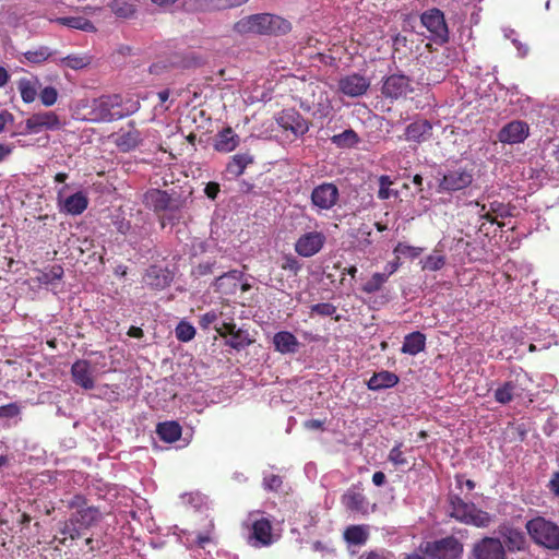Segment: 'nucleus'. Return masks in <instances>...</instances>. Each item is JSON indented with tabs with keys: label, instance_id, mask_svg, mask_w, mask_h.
Returning a JSON list of instances; mask_svg holds the SVG:
<instances>
[{
	"label": "nucleus",
	"instance_id": "nucleus-1",
	"mask_svg": "<svg viewBox=\"0 0 559 559\" xmlns=\"http://www.w3.org/2000/svg\"><path fill=\"white\" fill-rule=\"evenodd\" d=\"M67 506L74 511L59 528V533L62 536L60 543L63 545H66L68 538L71 540L81 538L85 531L95 526L102 520L99 509L88 506L86 499L81 495L73 496Z\"/></svg>",
	"mask_w": 559,
	"mask_h": 559
},
{
	"label": "nucleus",
	"instance_id": "nucleus-2",
	"mask_svg": "<svg viewBox=\"0 0 559 559\" xmlns=\"http://www.w3.org/2000/svg\"><path fill=\"white\" fill-rule=\"evenodd\" d=\"M290 28L287 20L269 13L246 16L234 25V31L239 34L283 35Z\"/></svg>",
	"mask_w": 559,
	"mask_h": 559
},
{
	"label": "nucleus",
	"instance_id": "nucleus-3",
	"mask_svg": "<svg viewBox=\"0 0 559 559\" xmlns=\"http://www.w3.org/2000/svg\"><path fill=\"white\" fill-rule=\"evenodd\" d=\"M449 502L451 516L461 523L486 528L495 521L492 514L477 508L473 502H465L460 496H450Z\"/></svg>",
	"mask_w": 559,
	"mask_h": 559
},
{
	"label": "nucleus",
	"instance_id": "nucleus-4",
	"mask_svg": "<svg viewBox=\"0 0 559 559\" xmlns=\"http://www.w3.org/2000/svg\"><path fill=\"white\" fill-rule=\"evenodd\" d=\"M525 530L534 544L549 550H559V525L544 516L528 520Z\"/></svg>",
	"mask_w": 559,
	"mask_h": 559
},
{
	"label": "nucleus",
	"instance_id": "nucleus-5",
	"mask_svg": "<svg viewBox=\"0 0 559 559\" xmlns=\"http://www.w3.org/2000/svg\"><path fill=\"white\" fill-rule=\"evenodd\" d=\"M123 116L122 98L120 95H104L92 103L90 111L91 121H112L121 119Z\"/></svg>",
	"mask_w": 559,
	"mask_h": 559
},
{
	"label": "nucleus",
	"instance_id": "nucleus-6",
	"mask_svg": "<svg viewBox=\"0 0 559 559\" xmlns=\"http://www.w3.org/2000/svg\"><path fill=\"white\" fill-rule=\"evenodd\" d=\"M420 23L428 31V38L439 45L449 41V27L444 13L438 8H431L420 14Z\"/></svg>",
	"mask_w": 559,
	"mask_h": 559
},
{
	"label": "nucleus",
	"instance_id": "nucleus-7",
	"mask_svg": "<svg viewBox=\"0 0 559 559\" xmlns=\"http://www.w3.org/2000/svg\"><path fill=\"white\" fill-rule=\"evenodd\" d=\"M421 550L429 559H461L463 544L454 536L427 542Z\"/></svg>",
	"mask_w": 559,
	"mask_h": 559
},
{
	"label": "nucleus",
	"instance_id": "nucleus-8",
	"mask_svg": "<svg viewBox=\"0 0 559 559\" xmlns=\"http://www.w3.org/2000/svg\"><path fill=\"white\" fill-rule=\"evenodd\" d=\"M473 559H507L506 548L498 537L485 536L471 550Z\"/></svg>",
	"mask_w": 559,
	"mask_h": 559
},
{
	"label": "nucleus",
	"instance_id": "nucleus-9",
	"mask_svg": "<svg viewBox=\"0 0 559 559\" xmlns=\"http://www.w3.org/2000/svg\"><path fill=\"white\" fill-rule=\"evenodd\" d=\"M338 199V188L332 182L314 187L310 195L311 204L320 211H330L337 204Z\"/></svg>",
	"mask_w": 559,
	"mask_h": 559
},
{
	"label": "nucleus",
	"instance_id": "nucleus-10",
	"mask_svg": "<svg viewBox=\"0 0 559 559\" xmlns=\"http://www.w3.org/2000/svg\"><path fill=\"white\" fill-rule=\"evenodd\" d=\"M326 242L322 231L312 230L299 236L295 242V252L302 258H311L319 253Z\"/></svg>",
	"mask_w": 559,
	"mask_h": 559
},
{
	"label": "nucleus",
	"instance_id": "nucleus-11",
	"mask_svg": "<svg viewBox=\"0 0 559 559\" xmlns=\"http://www.w3.org/2000/svg\"><path fill=\"white\" fill-rule=\"evenodd\" d=\"M498 533L503 538L506 552L511 554L525 551L527 548V539L523 531L514 527L508 522H503L498 526Z\"/></svg>",
	"mask_w": 559,
	"mask_h": 559
},
{
	"label": "nucleus",
	"instance_id": "nucleus-12",
	"mask_svg": "<svg viewBox=\"0 0 559 559\" xmlns=\"http://www.w3.org/2000/svg\"><path fill=\"white\" fill-rule=\"evenodd\" d=\"M276 122L285 131H290L295 136H301L309 130V122L294 108L282 110Z\"/></svg>",
	"mask_w": 559,
	"mask_h": 559
},
{
	"label": "nucleus",
	"instance_id": "nucleus-13",
	"mask_svg": "<svg viewBox=\"0 0 559 559\" xmlns=\"http://www.w3.org/2000/svg\"><path fill=\"white\" fill-rule=\"evenodd\" d=\"M61 126L59 116L53 111L33 114L25 121L26 132L31 134H36L44 130H59Z\"/></svg>",
	"mask_w": 559,
	"mask_h": 559
},
{
	"label": "nucleus",
	"instance_id": "nucleus-14",
	"mask_svg": "<svg viewBox=\"0 0 559 559\" xmlns=\"http://www.w3.org/2000/svg\"><path fill=\"white\" fill-rule=\"evenodd\" d=\"M473 181L472 169L456 168L449 170L440 180L439 188L442 191L455 192L467 188Z\"/></svg>",
	"mask_w": 559,
	"mask_h": 559
},
{
	"label": "nucleus",
	"instance_id": "nucleus-15",
	"mask_svg": "<svg viewBox=\"0 0 559 559\" xmlns=\"http://www.w3.org/2000/svg\"><path fill=\"white\" fill-rule=\"evenodd\" d=\"M412 81L404 74H392L383 80L381 93L385 98L397 99L412 92Z\"/></svg>",
	"mask_w": 559,
	"mask_h": 559
},
{
	"label": "nucleus",
	"instance_id": "nucleus-16",
	"mask_svg": "<svg viewBox=\"0 0 559 559\" xmlns=\"http://www.w3.org/2000/svg\"><path fill=\"white\" fill-rule=\"evenodd\" d=\"M338 91L348 97H359L367 93L370 87V80L359 73H352L342 76L337 83Z\"/></svg>",
	"mask_w": 559,
	"mask_h": 559
},
{
	"label": "nucleus",
	"instance_id": "nucleus-17",
	"mask_svg": "<svg viewBox=\"0 0 559 559\" xmlns=\"http://www.w3.org/2000/svg\"><path fill=\"white\" fill-rule=\"evenodd\" d=\"M201 64V60L193 53H174L169 61H158L150 67V73L160 74L168 68L190 69Z\"/></svg>",
	"mask_w": 559,
	"mask_h": 559
},
{
	"label": "nucleus",
	"instance_id": "nucleus-18",
	"mask_svg": "<svg viewBox=\"0 0 559 559\" xmlns=\"http://www.w3.org/2000/svg\"><path fill=\"white\" fill-rule=\"evenodd\" d=\"M530 134V127L525 121L513 120L503 126L498 132L501 143L519 144L524 142Z\"/></svg>",
	"mask_w": 559,
	"mask_h": 559
},
{
	"label": "nucleus",
	"instance_id": "nucleus-19",
	"mask_svg": "<svg viewBox=\"0 0 559 559\" xmlns=\"http://www.w3.org/2000/svg\"><path fill=\"white\" fill-rule=\"evenodd\" d=\"M94 372L91 361L86 359H78L71 367L72 381L84 390L95 388Z\"/></svg>",
	"mask_w": 559,
	"mask_h": 559
},
{
	"label": "nucleus",
	"instance_id": "nucleus-20",
	"mask_svg": "<svg viewBox=\"0 0 559 559\" xmlns=\"http://www.w3.org/2000/svg\"><path fill=\"white\" fill-rule=\"evenodd\" d=\"M433 127L426 119H417L409 123L404 132L405 140L408 142L424 143L432 138Z\"/></svg>",
	"mask_w": 559,
	"mask_h": 559
},
{
	"label": "nucleus",
	"instance_id": "nucleus-21",
	"mask_svg": "<svg viewBox=\"0 0 559 559\" xmlns=\"http://www.w3.org/2000/svg\"><path fill=\"white\" fill-rule=\"evenodd\" d=\"M171 201L169 193L160 189H150L143 195L145 206L156 213L173 210Z\"/></svg>",
	"mask_w": 559,
	"mask_h": 559
},
{
	"label": "nucleus",
	"instance_id": "nucleus-22",
	"mask_svg": "<svg viewBox=\"0 0 559 559\" xmlns=\"http://www.w3.org/2000/svg\"><path fill=\"white\" fill-rule=\"evenodd\" d=\"M242 275V272L238 270H231L229 272L222 274L215 280V292L223 295L236 294L240 286Z\"/></svg>",
	"mask_w": 559,
	"mask_h": 559
},
{
	"label": "nucleus",
	"instance_id": "nucleus-23",
	"mask_svg": "<svg viewBox=\"0 0 559 559\" xmlns=\"http://www.w3.org/2000/svg\"><path fill=\"white\" fill-rule=\"evenodd\" d=\"M61 195V192H59ZM60 211L71 215H80L82 214L88 205V200L83 192H76L67 199L60 202V197H58Z\"/></svg>",
	"mask_w": 559,
	"mask_h": 559
},
{
	"label": "nucleus",
	"instance_id": "nucleus-24",
	"mask_svg": "<svg viewBox=\"0 0 559 559\" xmlns=\"http://www.w3.org/2000/svg\"><path fill=\"white\" fill-rule=\"evenodd\" d=\"M251 538L261 546H269L272 543V524L265 519H257L251 524Z\"/></svg>",
	"mask_w": 559,
	"mask_h": 559
},
{
	"label": "nucleus",
	"instance_id": "nucleus-25",
	"mask_svg": "<svg viewBox=\"0 0 559 559\" xmlns=\"http://www.w3.org/2000/svg\"><path fill=\"white\" fill-rule=\"evenodd\" d=\"M273 345L281 354H294L299 347V342L292 332L281 331L273 336Z\"/></svg>",
	"mask_w": 559,
	"mask_h": 559
},
{
	"label": "nucleus",
	"instance_id": "nucleus-26",
	"mask_svg": "<svg viewBox=\"0 0 559 559\" xmlns=\"http://www.w3.org/2000/svg\"><path fill=\"white\" fill-rule=\"evenodd\" d=\"M399 377L394 372L382 370L373 373V376L368 380L367 386L371 391H380L393 388L399 383Z\"/></svg>",
	"mask_w": 559,
	"mask_h": 559
},
{
	"label": "nucleus",
	"instance_id": "nucleus-27",
	"mask_svg": "<svg viewBox=\"0 0 559 559\" xmlns=\"http://www.w3.org/2000/svg\"><path fill=\"white\" fill-rule=\"evenodd\" d=\"M239 145V136L231 128H225L216 135L214 148L217 152L229 153Z\"/></svg>",
	"mask_w": 559,
	"mask_h": 559
},
{
	"label": "nucleus",
	"instance_id": "nucleus-28",
	"mask_svg": "<svg viewBox=\"0 0 559 559\" xmlns=\"http://www.w3.org/2000/svg\"><path fill=\"white\" fill-rule=\"evenodd\" d=\"M426 347V335L419 331L412 332L404 337L401 348L403 354L416 356Z\"/></svg>",
	"mask_w": 559,
	"mask_h": 559
},
{
	"label": "nucleus",
	"instance_id": "nucleus-29",
	"mask_svg": "<svg viewBox=\"0 0 559 559\" xmlns=\"http://www.w3.org/2000/svg\"><path fill=\"white\" fill-rule=\"evenodd\" d=\"M251 163H253V157L250 154H236L230 158V160L226 165L225 173L229 175L230 178H238L245 173V169Z\"/></svg>",
	"mask_w": 559,
	"mask_h": 559
},
{
	"label": "nucleus",
	"instance_id": "nucleus-30",
	"mask_svg": "<svg viewBox=\"0 0 559 559\" xmlns=\"http://www.w3.org/2000/svg\"><path fill=\"white\" fill-rule=\"evenodd\" d=\"M40 86L39 79L34 76L33 79L21 78L17 81V90L21 94V98L25 104L33 103L37 97V90Z\"/></svg>",
	"mask_w": 559,
	"mask_h": 559
},
{
	"label": "nucleus",
	"instance_id": "nucleus-31",
	"mask_svg": "<svg viewBox=\"0 0 559 559\" xmlns=\"http://www.w3.org/2000/svg\"><path fill=\"white\" fill-rule=\"evenodd\" d=\"M156 433L160 440L173 443L180 439L182 429L177 421H165L157 425Z\"/></svg>",
	"mask_w": 559,
	"mask_h": 559
},
{
	"label": "nucleus",
	"instance_id": "nucleus-32",
	"mask_svg": "<svg viewBox=\"0 0 559 559\" xmlns=\"http://www.w3.org/2000/svg\"><path fill=\"white\" fill-rule=\"evenodd\" d=\"M53 22L73 29H80L90 33L96 32V27L93 22L84 16L57 17L53 20Z\"/></svg>",
	"mask_w": 559,
	"mask_h": 559
},
{
	"label": "nucleus",
	"instance_id": "nucleus-33",
	"mask_svg": "<svg viewBox=\"0 0 559 559\" xmlns=\"http://www.w3.org/2000/svg\"><path fill=\"white\" fill-rule=\"evenodd\" d=\"M115 142L120 151L129 152L141 143V133L133 128L127 132L119 133Z\"/></svg>",
	"mask_w": 559,
	"mask_h": 559
},
{
	"label": "nucleus",
	"instance_id": "nucleus-34",
	"mask_svg": "<svg viewBox=\"0 0 559 559\" xmlns=\"http://www.w3.org/2000/svg\"><path fill=\"white\" fill-rule=\"evenodd\" d=\"M518 393V384L514 381H506L495 390L493 396L500 404L510 403Z\"/></svg>",
	"mask_w": 559,
	"mask_h": 559
},
{
	"label": "nucleus",
	"instance_id": "nucleus-35",
	"mask_svg": "<svg viewBox=\"0 0 559 559\" xmlns=\"http://www.w3.org/2000/svg\"><path fill=\"white\" fill-rule=\"evenodd\" d=\"M342 503L350 511H361L365 509L366 498L361 492L350 488L343 495Z\"/></svg>",
	"mask_w": 559,
	"mask_h": 559
},
{
	"label": "nucleus",
	"instance_id": "nucleus-36",
	"mask_svg": "<svg viewBox=\"0 0 559 559\" xmlns=\"http://www.w3.org/2000/svg\"><path fill=\"white\" fill-rule=\"evenodd\" d=\"M230 340L226 341V345L240 350L249 346L253 341L249 337V333L242 329H235L230 334Z\"/></svg>",
	"mask_w": 559,
	"mask_h": 559
},
{
	"label": "nucleus",
	"instance_id": "nucleus-37",
	"mask_svg": "<svg viewBox=\"0 0 559 559\" xmlns=\"http://www.w3.org/2000/svg\"><path fill=\"white\" fill-rule=\"evenodd\" d=\"M145 282L153 288H164L168 285L167 275L157 266H151L145 274Z\"/></svg>",
	"mask_w": 559,
	"mask_h": 559
},
{
	"label": "nucleus",
	"instance_id": "nucleus-38",
	"mask_svg": "<svg viewBox=\"0 0 559 559\" xmlns=\"http://www.w3.org/2000/svg\"><path fill=\"white\" fill-rule=\"evenodd\" d=\"M331 141L338 147H353L359 142V136L353 129H347L342 133L334 134Z\"/></svg>",
	"mask_w": 559,
	"mask_h": 559
},
{
	"label": "nucleus",
	"instance_id": "nucleus-39",
	"mask_svg": "<svg viewBox=\"0 0 559 559\" xmlns=\"http://www.w3.org/2000/svg\"><path fill=\"white\" fill-rule=\"evenodd\" d=\"M344 537L350 544L361 545V544L366 543V540L368 538V534L362 526L352 525L346 528V531L344 533Z\"/></svg>",
	"mask_w": 559,
	"mask_h": 559
},
{
	"label": "nucleus",
	"instance_id": "nucleus-40",
	"mask_svg": "<svg viewBox=\"0 0 559 559\" xmlns=\"http://www.w3.org/2000/svg\"><path fill=\"white\" fill-rule=\"evenodd\" d=\"M60 63L70 69L80 70L91 63V57L87 55H69L61 58Z\"/></svg>",
	"mask_w": 559,
	"mask_h": 559
},
{
	"label": "nucleus",
	"instance_id": "nucleus-41",
	"mask_svg": "<svg viewBox=\"0 0 559 559\" xmlns=\"http://www.w3.org/2000/svg\"><path fill=\"white\" fill-rule=\"evenodd\" d=\"M52 56V51L47 46H40L33 50L24 52V58L31 63H41Z\"/></svg>",
	"mask_w": 559,
	"mask_h": 559
},
{
	"label": "nucleus",
	"instance_id": "nucleus-42",
	"mask_svg": "<svg viewBox=\"0 0 559 559\" xmlns=\"http://www.w3.org/2000/svg\"><path fill=\"white\" fill-rule=\"evenodd\" d=\"M388 281V275L384 273H374L371 278L362 286V290L367 294H373L381 289L383 284Z\"/></svg>",
	"mask_w": 559,
	"mask_h": 559
},
{
	"label": "nucleus",
	"instance_id": "nucleus-43",
	"mask_svg": "<svg viewBox=\"0 0 559 559\" xmlns=\"http://www.w3.org/2000/svg\"><path fill=\"white\" fill-rule=\"evenodd\" d=\"M176 337L180 342H189L195 336V329L192 324L186 321H180L176 326Z\"/></svg>",
	"mask_w": 559,
	"mask_h": 559
},
{
	"label": "nucleus",
	"instance_id": "nucleus-44",
	"mask_svg": "<svg viewBox=\"0 0 559 559\" xmlns=\"http://www.w3.org/2000/svg\"><path fill=\"white\" fill-rule=\"evenodd\" d=\"M63 274V267L59 264H55L49 269V271L44 272L38 280L43 284H52L56 281H60Z\"/></svg>",
	"mask_w": 559,
	"mask_h": 559
},
{
	"label": "nucleus",
	"instance_id": "nucleus-45",
	"mask_svg": "<svg viewBox=\"0 0 559 559\" xmlns=\"http://www.w3.org/2000/svg\"><path fill=\"white\" fill-rule=\"evenodd\" d=\"M445 264V257L443 254L433 253L428 255L423 262V270L438 271Z\"/></svg>",
	"mask_w": 559,
	"mask_h": 559
},
{
	"label": "nucleus",
	"instance_id": "nucleus-46",
	"mask_svg": "<svg viewBox=\"0 0 559 559\" xmlns=\"http://www.w3.org/2000/svg\"><path fill=\"white\" fill-rule=\"evenodd\" d=\"M112 12L122 19H131L135 15L136 9L133 4L128 2H116L112 5Z\"/></svg>",
	"mask_w": 559,
	"mask_h": 559
},
{
	"label": "nucleus",
	"instance_id": "nucleus-47",
	"mask_svg": "<svg viewBox=\"0 0 559 559\" xmlns=\"http://www.w3.org/2000/svg\"><path fill=\"white\" fill-rule=\"evenodd\" d=\"M206 4L212 10H226L239 7L249 0H205Z\"/></svg>",
	"mask_w": 559,
	"mask_h": 559
},
{
	"label": "nucleus",
	"instance_id": "nucleus-48",
	"mask_svg": "<svg viewBox=\"0 0 559 559\" xmlns=\"http://www.w3.org/2000/svg\"><path fill=\"white\" fill-rule=\"evenodd\" d=\"M423 251L424 249L420 247H414L402 242H399L397 246L394 248V253L402 254L412 260L418 258Z\"/></svg>",
	"mask_w": 559,
	"mask_h": 559
},
{
	"label": "nucleus",
	"instance_id": "nucleus-49",
	"mask_svg": "<svg viewBox=\"0 0 559 559\" xmlns=\"http://www.w3.org/2000/svg\"><path fill=\"white\" fill-rule=\"evenodd\" d=\"M403 443L397 442L389 453V461L395 466H403L407 464V460L402 451Z\"/></svg>",
	"mask_w": 559,
	"mask_h": 559
},
{
	"label": "nucleus",
	"instance_id": "nucleus-50",
	"mask_svg": "<svg viewBox=\"0 0 559 559\" xmlns=\"http://www.w3.org/2000/svg\"><path fill=\"white\" fill-rule=\"evenodd\" d=\"M311 314L316 313L321 317H333L336 313L337 308L330 302H320L312 305Z\"/></svg>",
	"mask_w": 559,
	"mask_h": 559
},
{
	"label": "nucleus",
	"instance_id": "nucleus-51",
	"mask_svg": "<svg viewBox=\"0 0 559 559\" xmlns=\"http://www.w3.org/2000/svg\"><path fill=\"white\" fill-rule=\"evenodd\" d=\"M39 98L44 106L50 107L58 99V91L53 86H46L40 91Z\"/></svg>",
	"mask_w": 559,
	"mask_h": 559
},
{
	"label": "nucleus",
	"instance_id": "nucleus-52",
	"mask_svg": "<svg viewBox=\"0 0 559 559\" xmlns=\"http://www.w3.org/2000/svg\"><path fill=\"white\" fill-rule=\"evenodd\" d=\"M393 183L390 176L382 175L379 177V191H378V198L380 200H388L392 195V191L390 189V186Z\"/></svg>",
	"mask_w": 559,
	"mask_h": 559
},
{
	"label": "nucleus",
	"instance_id": "nucleus-53",
	"mask_svg": "<svg viewBox=\"0 0 559 559\" xmlns=\"http://www.w3.org/2000/svg\"><path fill=\"white\" fill-rule=\"evenodd\" d=\"M281 267L284 271H289L294 275H297L299 273V271L301 270V264L299 263L297 258H295L294 255L286 254L283 257V262L281 264Z\"/></svg>",
	"mask_w": 559,
	"mask_h": 559
},
{
	"label": "nucleus",
	"instance_id": "nucleus-54",
	"mask_svg": "<svg viewBox=\"0 0 559 559\" xmlns=\"http://www.w3.org/2000/svg\"><path fill=\"white\" fill-rule=\"evenodd\" d=\"M282 485L283 479L278 475L270 474L263 478V486L266 490L278 491Z\"/></svg>",
	"mask_w": 559,
	"mask_h": 559
},
{
	"label": "nucleus",
	"instance_id": "nucleus-55",
	"mask_svg": "<svg viewBox=\"0 0 559 559\" xmlns=\"http://www.w3.org/2000/svg\"><path fill=\"white\" fill-rule=\"evenodd\" d=\"M214 527V524L211 522L210 523V530L206 531V532H203V533H198L195 535V545L199 547V548H205V546L207 544H210L212 542V530Z\"/></svg>",
	"mask_w": 559,
	"mask_h": 559
},
{
	"label": "nucleus",
	"instance_id": "nucleus-56",
	"mask_svg": "<svg viewBox=\"0 0 559 559\" xmlns=\"http://www.w3.org/2000/svg\"><path fill=\"white\" fill-rule=\"evenodd\" d=\"M20 414V407L15 403L0 406L1 418H12Z\"/></svg>",
	"mask_w": 559,
	"mask_h": 559
},
{
	"label": "nucleus",
	"instance_id": "nucleus-57",
	"mask_svg": "<svg viewBox=\"0 0 559 559\" xmlns=\"http://www.w3.org/2000/svg\"><path fill=\"white\" fill-rule=\"evenodd\" d=\"M332 104L328 96H325L324 100H320L318 103V108L316 109L314 115H319L320 118H326L332 112Z\"/></svg>",
	"mask_w": 559,
	"mask_h": 559
},
{
	"label": "nucleus",
	"instance_id": "nucleus-58",
	"mask_svg": "<svg viewBox=\"0 0 559 559\" xmlns=\"http://www.w3.org/2000/svg\"><path fill=\"white\" fill-rule=\"evenodd\" d=\"M214 329L222 337H226L236 329V324L233 321H224L219 324H215Z\"/></svg>",
	"mask_w": 559,
	"mask_h": 559
},
{
	"label": "nucleus",
	"instance_id": "nucleus-59",
	"mask_svg": "<svg viewBox=\"0 0 559 559\" xmlns=\"http://www.w3.org/2000/svg\"><path fill=\"white\" fill-rule=\"evenodd\" d=\"M219 190L221 188L217 182L210 181L209 183H206L204 192L209 199L215 200L219 193Z\"/></svg>",
	"mask_w": 559,
	"mask_h": 559
},
{
	"label": "nucleus",
	"instance_id": "nucleus-60",
	"mask_svg": "<svg viewBox=\"0 0 559 559\" xmlns=\"http://www.w3.org/2000/svg\"><path fill=\"white\" fill-rule=\"evenodd\" d=\"M217 321V314L215 311H209L201 316L200 318V325L203 329H207L212 323Z\"/></svg>",
	"mask_w": 559,
	"mask_h": 559
},
{
	"label": "nucleus",
	"instance_id": "nucleus-61",
	"mask_svg": "<svg viewBox=\"0 0 559 559\" xmlns=\"http://www.w3.org/2000/svg\"><path fill=\"white\" fill-rule=\"evenodd\" d=\"M214 263L211 262H203L200 263L193 271V274L198 276H204L207 274H211L213 272Z\"/></svg>",
	"mask_w": 559,
	"mask_h": 559
},
{
	"label": "nucleus",
	"instance_id": "nucleus-62",
	"mask_svg": "<svg viewBox=\"0 0 559 559\" xmlns=\"http://www.w3.org/2000/svg\"><path fill=\"white\" fill-rule=\"evenodd\" d=\"M548 488L556 497H559V471L552 474Z\"/></svg>",
	"mask_w": 559,
	"mask_h": 559
},
{
	"label": "nucleus",
	"instance_id": "nucleus-63",
	"mask_svg": "<svg viewBox=\"0 0 559 559\" xmlns=\"http://www.w3.org/2000/svg\"><path fill=\"white\" fill-rule=\"evenodd\" d=\"M13 115L7 110L0 112V133H2L5 129V126L9 122H13Z\"/></svg>",
	"mask_w": 559,
	"mask_h": 559
},
{
	"label": "nucleus",
	"instance_id": "nucleus-64",
	"mask_svg": "<svg viewBox=\"0 0 559 559\" xmlns=\"http://www.w3.org/2000/svg\"><path fill=\"white\" fill-rule=\"evenodd\" d=\"M490 212L492 214H496V215H499V216H504L507 214V211H506V206L503 203H500V202H491L490 203Z\"/></svg>",
	"mask_w": 559,
	"mask_h": 559
}]
</instances>
